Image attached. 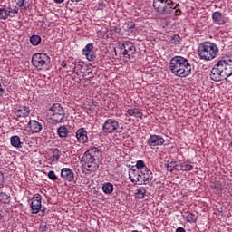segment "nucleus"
I'll return each mask as SVG.
<instances>
[{"label": "nucleus", "instance_id": "obj_1", "mask_svg": "<svg viewBox=\"0 0 232 232\" xmlns=\"http://www.w3.org/2000/svg\"><path fill=\"white\" fill-rule=\"evenodd\" d=\"M232 75V55L227 60L218 61L211 69L210 79L216 82L227 81Z\"/></svg>", "mask_w": 232, "mask_h": 232}, {"label": "nucleus", "instance_id": "obj_2", "mask_svg": "<svg viewBox=\"0 0 232 232\" xmlns=\"http://www.w3.org/2000/svg\"><path fill=\"white\" fill-rule=\"evenodd\" d=\"M169 70L176 77H189L191 75V63L182 56H174L170 59Z\"/></svg>", "mask_w": 232, "mask_h": 232}, {"label": "nucleus", "instance_id": "obj_3", "mask_svg": "<svg viewBox=\"0 0 232 232\" xmlns=\"http://www.w3.org/2000/svg\"><path fill=\"white\" fill-rule=\"evenodd\" d=\"M102 160V152L97 147L89 149L82 157L81 162L87 171H97L99 169V162Z\"/></svg>", "mask_w": 232, "mask_h": 232}, {"label": "nucleus", "instance_id": "obj_4", "mask_svg": "<svg viewBox=\"0 0 232 232\" xmlns=\"http://www.w3.org/2000/svg\"><path fill=\"white\" fill-rule=\"evenodd\" d=\"M218 54V46L211 42H206L199 45L198 55L203 61H211Z\"/></svg>", "mask_w": 232, "mask_h": 232}, {"label": "nucleus", "instance_id": "obj_5", "mask_svg": "<svg viewBox=\"0 0 232 232\" xmlns=\"http://www.w3.org/2000/svg\"><path fill=\"white\" fill-rule=\"evenodd\" d=\"M179 6L173 0H153V7L160 15H169Z\"/></svg>", "mask_w": 232, "mask_h": 232}, {"label": "nucleus", "instance_id": "obj_6", "mask_svg": "<svg viewBox=\"0 0 232 232\" xmlns=\"http://www.w3.org/2000/svg\"><path fill=\"white\" fill-rule=\"evenodd\" d=\"M48 115L53 124H59L66 117V112L64 111V108L61 106V103H54L49 108Z\"/></svg>", "mask_w": 232, "mask_h": 232}, {"label": "nucleus", "instance_id": "obj_7", "mask_svg": "<svg viewBox=\"0 0 232 232\" xmlns=\"http://www.w3.org/2000/svg\"><path fill=\"white\" fill-rule=\"evenodd\" d=\"M30 107L26 105L14 106L12 110L13 118L15 121H21V119H26L30 115Z\"/></svg>", "mask_w": 232, "mask_h": 232}, {"label": "nucleus", "instance_id": "obj_8", "mask_svg": "<svg viewBox=\"0 0 232 232\" xmlns=\"http://www.w3.org/2000/svg\"><path fill=\"white\" fill-rule=\"evenodd\" d=\"M121 53H122L123 57H126V59H133L135 53H137L135 44L129 41L122 44L121 45Z\"/></svg>", "mask_w": 232, "mask_h": 232}, {"label": "nucleus", "instance_id": "obj_9", "mask_svg": "<svg viewBox=\"0 0 232 232\" xmlns=\"http://www.w3.org/2000/svg\"><path fill=\"white\" fill-rule=\"evenodd\" d=\"M46 63H50V56L44 53H35L32 57V64L35 68H43Z\"/></svg>", "mask_w": 232, "mask_h": 232}, {"label": "nucleus", "instance_id": "obj_10", "mask_svg": "<svg viewBox=\"0 0 232 232\" xmlns=\"http://www.w3.org/2000/svg\"><path fill=\"white\" fill-rule=\"evenodd\" d=\"M43 197L40 194H34L32 198L31 202V211L33 215H37L39 211H41L43 205H42Z\"/></svg>", "mask_w": 232, "mask_h": 232}, {"label": "nucleus", "instance_id": "obj_11", "mask_svg": "<svg viewBox=\"0 0 232 232\" xmlns=\"http://www.w3.org/2000/svg\"><path fill=\"white\" fill-rule=\"evenodd\" d=\"M119 128V121L115 119H108L102 125L104 133H113Z\"/></svg>", "mask_w": 232, "mask_h": 232}, {"label": "nucleus", "instance_id": "obj_12", "mask_svg": "<svg viewBox=\"0 0 232 232\" xmlns=\"http://www.w3.org/2000/svg\"><path fill=\"white\" fill-rule=\"evenodd\" d=\"M20 124H27L32 133H39L41 130H43V124L39 123V121L35 120H30L29 121H21Z\"/></svg>", "mask_w": 232, "mask_h": 232}, {"label": "nucleus", "instance_id": "obj_13", "mask_svg": "<svg viewBox=\"0 0 232 232\" xmlns=\"http://www.w3.org/2000/svg\"><path fill=\"white\" fill-rule=\"evenodd\" d=\"M129 179L132 184H137V182L140 184L142 182V175H140V171L135 169V167H131L129 169Z\"/></svg>", "mask_w": 232, "mask_h": 232}, {"label": "nucleus", "instance_id": "obj_14", "mask_svg": "<svg viewBox=\"0 0 232 232\" xmlns=\"http://www.w3.org/2000/svg\"><path fill=\"white\" fill-rule=\"evenodd\" d=\"M141 181H140L139 186H148L151 180H153V172L150 169H146L145 170L140 172Z\"/></svg>", "mask_w": 232, "mask_h": 232}, {"label": "nucleus", "instance_id": "obj_15", "mask_svg": "<svg viewBox=\"0 0 232 232\" xmlns=\"http://www.w3.org/2000/svg\"><path fill=\"white\" fill-rule=\"evenodd\" d=\"M164 142H166V140H164L160 135H150L148 139V144L151 148L155 146H164Z\"/></svg>", "mask_w": 232, "mask_h": 232}, {"label": "nucleus", "instance_id": "obj_16", "mask_svg": "<svg viewBox=\"0 0 232 232\" xmlns=\"http://www.w3.org/2000/svg\"><path fill=\"white\" fill-rule=\"evenodd\" d=\"M61 177L66 182H73V179H75V173H73V170H72L70 168H63L61 169Z\"/></svg>", "mask_w": 232, "mask_h": 232}, {"label": "nucleus", "instance_id": "obj_17", "mask_svg": "<svg viewBox=\"0 0 232 232\" xmlns=\"http://www.w3.org/2000/svg\"><path fill=\"white\" fill-rule=\"evenodd\" d=\"M82 55H85L89 61H94L96 59L95 53L93 52V44H88L82 50Z\"/></svg>", "mask_w": 232, "mask_h": 232}, {"label": "nucleus", "instance_id": "obj_18", "mask_svg": "<svg viewBox=\"0 0 232 232\" xmlns=\"http://www.w3.org/2000/svg\"><path fill=\"white\" fill-rule=\"evenodd\" d=\"M212 20L213 23H216L219 25L226 24L227 23V18H226V15L222 14V13L218 11H216L212 14Z\"/></svg>", "mask_w": 232, "mask_h": 232}, {"label": "nucleus", "instance_id": "obj_19", "mask_svg": "<svg viewBox=\"0 0 232 232\" xmlns=\"http://www.w3.org/2000/svg\"><path fill=\"white\" fill-rule=\"evenodd\" d=\"M76 138L80 144H86L88 142V130L84 128H81L76 131Z\"/></svg>", "mask_w": 232, "mask_h": 232}, {"label": "nucleus", "instance_id": "obj_20", "mask_svg": "<svg viewBox=\"0 0 232 232\" xmlns=\"http://www.w3.org/2000/svg\"><path fill=\"white\" fill-rule=\"evenodd\" d=\"M5 10L7 11V15L9 17H15L18 14H19V7H17V5H8V7L5 8Z\"/></svg>", "mask_w": 232, "mask_h": 232}, {"label": "nucleus", "instance_id": "obj_21", "mask_svg": "<svg viewBox=\"0 0 232 232\" xmlns=\"http://www.w3.org/2000/svg\"><path fill=\"white\" fill-rule=\"evenodd\" d=\"M10 142L13 148H23V142H21V138L17 135L12 136L10 138Z\"/></svg>", "mask_w": 232, "mask_h": 232}, {"label": "nucleus", "instance_id": "obj_22", "mask_svg": "<svg viewBox=\"0 0 232 232\" xmlns=\"http://www.w3.org/2000/svg\"><path fill=\"white\" fill-rule=\"evenodd\" d=\"M102 191L105 195H111L113 193V184L107 182L102 185Z\"/></svg>", "mask_w": 232, "mask_h": 232}, {"label": "nucleus", "instance_id": "obj_23", "mask_svg": "<svg viewBox=\"0 0 232 232\" xmlns=\"http://www.w3.org/2000/svg\"><path fill=\"white\" fill-rule=\"evenodd\" d=\"M146 188L144 187H140L136 190L135 198L142 199L144 198V197H146Z\"/></svg>", "mask_w": 232, "mask_h": 232}, {"label": "nucleus", "instance_id": "obj_24", "mask_svg": "<svg viewBox=\"0 0 232 232\" xmlns=\"http://www.w3.org/2000/svg\"><path fill=\"white\" fill-rule=\"evenodd\" d=\"M30 43L33 46H39V44H41V36L37 34H33L30 37Z\"/></svg>", "mask_w": 232, "mask_h": 232}, {"label": "nucleus", "instance_id": "obj_25", "mask_svg": "<svg viewBox=\"0 0 232 232\" xmlns=\"http://www.w3.org/2000/svg\"><path fill=\"white\" fill-rule=\"evenodd\" d=\"M57 134L61 138L68 137V128L66 126H61L57 129Z\"/></svg>", "mask_w": 232, "mask_h": 232}, {"label": "nucleus", "instance_id": "obj_26", "mask_svg": "<svg viewBox=\"0 0 232 232\" xmlns=\"http://www.w3.org/2000/svg\"><path fill=\"white\" fill-rule=\"evenodd\" d=\"M59 157H61V150H59V149H53V155L50 157L52 162H57V160H59Z\"/></svg>", "mask_w": 232, "mask_h": 232}, {"label": "nucleus", "instance_id": "obj_27", "mask_svg": "<svg viewBox=\"0 0 232 232\" xmlns=\"http://www.w3.org/2000/svg\"><path fill=\"white\" fill-rule=\"evenodd\" d=\"M135 169H139L140 173H141L143 170L148 169V168L146 167V163H144V160H139L136 162V168Z\"/></svg>", "mask_w": 232, "mask_h": 232}, {"label": "nucleus", "instance_id": "obj_28", "mask_svg": "<svg viewBox=\"0 0 232 232\" xmlns=\"http://www.w3.org/2000/svg\"><path fill=\"white\" fill-rule=\"evenodd\" d=\"M0 202L3 204H10V196L5 192H0Z\"/></svg>", "mask_w": 232, "mask_h": 232}, {"label": "nucleus", "instance_id": "obj_29", "mask_svg": "<svg viewBox=\"0 0 232 232\" xmlns=\"http://www.w3.org/2000/svg\"><path fill=\"white\" fill-rule=\"evenodd\" d=\"M193 169V165L188 162H183L180 164L181 171H191Z\"/></svg>", "mask_w": 232, "mask_h": 232}, {"label": "nucleus", "instance_id": "obj_30", "mask_svg": "<svg viewBox=\"0 0 232 232\" xmlns=\"http://www.w3.org/2000/svg\"><path fill=\"white\" fill-rule=\"evenodd\" d=\"M181 41H182V38H180L179 34H174L170 39L171 44H176V45L180 44Z\"/></svg>", "mask_w": 232, "mask_h": 232}, {"label": "nucleus", "instance_id": "obj_31", "mask_svg": "<svg viewBox=\"0 0 232 232\" xmlns=\"http://www.w3.org/2000/svg\"><path fill=\"white\" fill-rule=\"evenodd\" d=\"M8 17V12L6 11V8H0V19L6 21Z\"/></svg>", "mask_w": 232, "mask_h": 232}, {"label": "nucleus", "instance_id": "obj_32", "mask_svg": "<svg viewBox=\"0 0 232 232\" xmlns=\"http://www.w3.org/2000/svg\"><path fill=\"white\" fill-rule=\"evenodd\" d=\"M166 166H167L168 171L171 172L173 171L174 168H177V161H171V162L168 161Z\"/></svg>", "mask_w": 232, "mask_h": 232}, {"label": "nucleus", "instance_id": "obj_33", "mask_svg": "<svg viewBox=\"0 0 232 232\" xmlns=\"http://www.w3.org/2000/svg\"><path fill=\"white\" fill-rule=\"evenodd\" d=\"M187 222H197V216L193 213H188L187 214Z\"/></svg>", "mask_w": 232, "mask_h": 232}, {"label": "nucleus", "instance_id": "obj_34", "mask_svg": "<svg viewBox=\"0 0 232 232\" xmlns=\"http://www.w3.org/2000/svg\"><path fill=\"white\" fill-rule=\"evenodd\" d=\"M47 177L50 179V180H57V175H55L53 170H50L47 174Z\"/></svg>", "mask_w": 232, "mask_h": 232}, {"label": "nucleus", "instance_id": "obj_35", "mask_svg": "<svg viewBox=\"0 0 232 232\" xmlns=\"http://www.w3.org/2000/svg\"><path fill=\"white\" fill-rule=\"evenodd\" d=\"M125 30H131V28H135V23L128 22L124 24Z\"/></svg>", "mask_w": 232, "mask_h": 232}, {"label": "nucleus", "instance_id": "obj_36", "mask_svg": "<svg viewBox=\"0 0 232 232\" xmlns=\"http://www.w3.org/2000/svg\"><path fill=\"white\" fill-rule=\"evenodd\" d=\"M135 111H137V109H128L127 113L130 115V117H135Z\"/></svg>", "mask_w": 232, "mask_h": 232}, {"label": "nucleus", "instance_id": "obj_37", "mask_svg": "<svg viewBox=\"0 0 232 232\" xmlns=\"http://www.w3.org/2000/svg\"><path fill=\"white\" fill-rule=\"evenodd\" d=\"M5 186V176L3 175L2 172H0V189Z\"/></svg>", "mask_w": 232, "mask_h": 232}, {"label": "nucleus", "instance_id": "obj_38", "mask_svg": "<svg viewBox=\"0 0 232 232\" xmlns=\"http://www.w3.org/2000/svg\"><path fill=\"white\" fill-rule=\"evenodd\" d=\"M39 231L40 232L48 231V226H46L44 224H41L40 227H39Z\"/></svg>", "mask_w": 232, "mask_h": 232}, {"label": "nucleus", "instance_id": "obj_39", "mask_svg": "<svg viewBox=\"0 0 232 232\" xmlns=\"http://www.w3.org/2000/svg\"><path fill=\"white\" fill-rule=\"evenodd\" d=\"M17 6H19L20 8H26L24 7V0H18L16 3Z\"/></svg>", "mask_w": 232, "mask_h": 232}, {"label": "nucleus", "instance_id": "obj_40", "mask_svg": "<svg viewBox=\"0 0 232 232\" xmlns=\"http://www.w3.org/2000/svg\"><path fill=\"white\" fill-rule=\"evenodd\" d=\"M134 117H138L139 119H142V112H140V111L136 109Z\"/></svg>", "mask_w": 232, "mask_h": 232}, {"label": "nucleus", "instance_id": "obj_41", "mask_svg": "<svg viewBox=\"0 0 232 232\" xmlns=\"http://www.w3.org/2000/svg\"><path fill=\"white\" fill-rule=\"evenodd\" d=\"M40 212H41L40 216L41 217H44V215L46 214V208L45 207H42Z\"/></svg>", "mask_w": 232, "mask_h": 232}, {"label": "nucleus", "instance_id": "obj_42", "mask_svg": "<svg viewBox=\"0 0 232 232\" xmlns=\"http://www.w3.org/2000/svg\"><path fill=\"white\" fill-rule=\"evenodd\" d=\"M5 93V89H3V85L0 83V97Z\"/></svg>", "mask_w": 232, "mask_h": 232}, {"label": "nucleus", "instance_id": "obj_43", "mask_svg": "<svg viewBox=\"0 0 232 232\" xmlns=\"http://www.w3.org/2000/svg\"><path fill=\"white\" fill-rule=\"evenodd\" d=\"M176 232H186V229H184V227H179L176 229Z\"/></svg>", "mask_w": 232, "mask_h": 232}, {"label": "nucleus", "instance_id": "obj_44", "mask_svg": "<svg viewBox=\"0 0 232 232\" xmlns=\"http://www.w3.org/2000/svg\"><path fill=\"white\" fill-rule=\"evenodd\" d=\"M61 66H62L63 68H67L68 63H66V62L63 61L62 63H61Z\"/></svg>", "mask_w": 232, "mask_h": 232}, {"label": "nucleus", "instance_id": "obj_45", "mask_svg": "<svg viewBox=\"0 0 232 232\" xmlns=\"http://www.w3.org/2000/svg\"><path fill=\"white\" fill-rule=\"evenodd\" d=\"M182 14V11H180V9H177L175 11V15H180Z\"/></svg>", "mask_w": 232, "mask_h": 232}, {"label": "nucleus", "instance_id": "obj_46", "mask_svg": "<svg viewBox=\"0 0 232 232\" xmlns=\"http://www.w3.org/2000/svg\"><path fill=\"white\" fill-rule=\"evenodd\" d=\"M87 75L90 76V79H93V72H92V71H89V72H87Z\"/></svg>", "mask_w": 232, "mask_h": 232}, {"label": "nucleus", "instance_id": "obj_47", "mask_svg": "<svg viewBox=\"0 0 232 232\" xmlns=\"http://www.w3.org/2000/svg\"><path fill=\"white\" fill-rule=\"evenodd\" d=\"M143 230H144L145 232H150V228H149L148 227H143Z\"/></svg>", "mask_w": 232, "mask_h": 232}, {"label": "nucleus", "instance_id": "obj_48", "mask_svg": "<svg viewBox=\"0 0 232 232\" xmlns=\"http://www.w3.org/2000/svg\"><path fill=\"white\" fill-rule=\"evenodd\" d=\"M174 169H176V171H180V168H179V165H177L176 167H174Z\"/></svg>", "mask_w": 232, "mask_h": 232}, {"label": "nucleus", "instance_id": "obj_49", "mask_svg": "<svg viewBox=\"0 0 232 232\" xmlns=\"http://www.w3.org/2000/svg\"><path fill=\"white\" fill-rule=\"evenodd\" d=\"M54 3H64V0H54Z\"/></svg>", "mask_w": 232, "mask_h": 232}, {"label": "nucleus", "instance_id": "obj_50", "mask_svg": "<svg viewBox=\"0 0 232 232\" xmlns=\"http://www.w3.org/2000/svg\"><path fill=\"white\" fill-rule=\"evenodd\" d=\"M69 68H70L71 70H72V68L73 72H75V66L70 65Z\"/></svg>", "mask_w": 232, "mask_h": 232}, {"label": "nucleus", "instance_id": "obj_51", "mask_svg": "<svg viewBox=\"0 0 232 232\" xmlns=\"http://www.w3.org/2000/svg\"><path fill=\"white\" fill-rule=\"evenodd\" d=\"M72 64H75V63L72 62Z\"/></svg>", "mask_w": 232, "mask_h": 232}]
</instances>
